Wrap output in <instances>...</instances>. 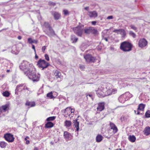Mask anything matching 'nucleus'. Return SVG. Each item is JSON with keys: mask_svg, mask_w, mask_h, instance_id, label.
<instances>
[{"mask_svg": "<svg viewBox=\"0 0 150 150\" xmlns=\"http://www.w3.org/2000/svg\"><path fill=\"white\" fill-rule=\"evenodd\" d=\"M20 68L22 70L26 69L27 70L25 72H28L30 73L32 71V70L34 69V67L32 64L29 63L27 61H24L20 65Z\"/></svg>", "mask_w": 150, "mask_h": 150, "instance_id": "nucleus-1", "label": "nucleus"}, {"mask_svg": "<svg viewBox=\"0 0 150 150\" xmlns=\"http://www.w3.org/2000/svg\"><path fill=\"white\" fill-rule=\"evenodd\" d=\"M132 45L127 41H124L121 43L120 48L124 52L129 51L132 50Z\"/></svg>", "mask_w": 150, "mask_h": 150, "instance_id": "nucleus-2", "label": "nucleus"}, {"mask_svg": "<svg viewBox=\"0 0 150 150\" xmlns=\"http://www.w3.org/2000/svg\"><path fill=\"white\" fill-rule=\"evenodd\" d=\"M25 74L33 81H38L39 80L40 75H37L33 70L32 71H30V73L28 72H25Z\"/></svg>", "mask_w": 150, "mask_h": 150, "instance_id": "nucleus-3", "label": "nucleus"}, {"mask_svg": "<svg viewBox=\"0 0 150 150\" xmlns=\"http://www.w3.org/2000/svg\"><path fill=\"white\" fill-rule=\"evenodd\" d=\"M113 89L109 88L104 92L101 91L100 90H98L97 91V94L98 95H100V96H107L110 95L113 92Z\"/></svg>", "mask_w": 150, "mask_h": 150, "instance_id": "nucleus-4", "label": "nucleus"}, {"mask_svg": "<svg viewBox=\"0 0 150 150\" xmlns=\"http://www.w3.org/2000/svg\"><path fill=\"white\" fill-rule=\"evenodd\" d=\"M37 65L39 68H42V70H43L45 68H47L49 64L47 62H46L44 60L40 59L37 62Z\"/></svg>", "mask_w": 150, "mask_h": 150, "instance_id": "nucleus-5", "label": "nucleus"}, {"mask_svg": "<svg viewBox=\"0 0 150 150\" xmlns=\"http://www.w3.org/2000/svg\"><path fill=\"white\" fill-rule=\"evenodd\" d=\"M83 57L86 62L87 63H94L95 62L96 58L93 57L91 54H87L86 55H84Z\"/></svg>", "mask_w": 150, "mask_h": 150, "instance_id": "nucleus-6", "label": "nucleus"}, {"mask_svg": "<svg viewBox=\"0 0 150 150\" xmlns=\"http://www.w3.org/2000/svg\"><path fill=\"white\" fill-rule=\"evenodd\" d=\"M73 30L74 33L78 36H82L83 29L81 28L80 26H78L74 28Z\"/></svg>", "mask_w": 150, "mask_h": 150, "instance_id": "nucleus-7", "label": "nucleus"}, {"mask_svg": "<svg viewBox=\"0 0 150 150\" xmlns=\"http://www.w3.org/2000/svg\"><path fill=\"white\" fill-rule=\"evenodd\" d=\"M4 137L5 139L9 142H13L14 140L13 135L11 134L8 133L5 134Z\"/></svg>", "mask_w": 150, "mask_h": 150, "instance_id": "nucleus-8", "label": "nucleus"}, {"mask_svg": "<svg viewBox=\"0 0 150 150\" xmlns=\"http://www.w3.org/2000/svg\"><path fill=\"white\" fill-rule=\"evenodd\" d=\"M44 32L50 37L53 36L55 35L54 31L52 28L46 29L44 30Z\"/></svg>", "mask_w": 150, "mask_h": 150, "instance_id": "nucleus-9", "label": "nucleus"}, {"mask_svg": "<svg viewBox=\"0 0 150 150\" xmlns=\"http://www.w3.org/2000/svg\"><path fill=\"white\" fill-rule=\"evenodd\" d=\"M147 44V41L144 38L140 40L138 43L139 46L140 47H143L146 46Z\"/></svg>", "mask_w": 150, "mask_h": 150, "instance_id": "nucleus-10", "label": "nucleus"}, {"mask_svg": "<svg viewBox=\"0 0 150 150\" xmlns=\"http://www.w3.org/2000/svg\"><path fill=\"white\" fill-rule=\"evenodd\" d=\"M145 107V105L143 104L142 103L139 104L138 106V108L137 111L134 110V112L136 113V112L137 111V115H139L140 114V112L139 110L144 111V108Z\"/></svg>", "mask_w": 150, "mask_h": 150, "instance_id": "nucleus-11", "label": "nucleus"}, {"mask_svg": "<svg viewBox=\"0 0 150 150\" xmlns=\"http://www.w3.org/2000/svg\"><path fill=\"white\" fill-rule=\"evenodd\" d=\"M88 14L91 18H95L98 16V13L96 11H89Z\"/></svg>", "mask_w": 150, "mask_h": 150, "instance_id": "nucleus-12", "label": "nucleus"}, {"mask_svg": "<svg viewBox=\"0 0 150 150\" xmlns=\"http://www.w3.org/2000/svg\"><path fill=\"white\" fill-rule=\"evenodd\" d=\"M104 109V103H99L98 104V106L97 108L98 111H101Z\"/></svg>", "mask_w": 150, "mask_h": 150, "instance_id": "nucleus-13", "label": "nucleus"}, {"mask_svg": "<svg viewBox=\"0 0 150 150\" xmlns=\"http://www.w3.org/2000/svg\"><path fill=\"white\" fill-rule=\"evenodd\" d=\"M118 100L120 102L123 103L127 100V98H125V96H124L123 94H122L119 97Z\"/></svg>", "mask_w": 150, "mask_h": 150, "instance_id": "nucleus-14", "label": "nucleus"}, {"mask_svg": "<svg viewBox=\"0 0 150 150\" xmlns=\"http://www.w3.org/2000/svg\"><path fill=\"white\" fill-rule=\"evenodd\" d=\"M52 14L54 16L55 20H57L59 19L61 16L60 14L55 11L52 12Z\"/></svg>", "mask_w": 150, "mask_h": 150, "instance_id": "nucleus-15", "label": "nucleus"}, {"mask_svg": "<svg viewBox=\"0 0 150 150\" xmlns=\"http://www.w3.org/2000/svg\"><path fill=\"white\" fill-rule=\"evenodd\" d=\"M24 86L23 84H21L17 85L16 86V88L15 90V93L16 94H18V92L23 91L22 88L21 87Z\"/></svg>", "mask_w": 150, "mask_h": 150, "instance_id": "nucleus-16", "label": "nucleus"}, {"mask_svg": "<svg viewBox=\"0 0 150 150\" xmlns=\"http://www.w3.org/2000/svg\"><path fill=\"white\" fill-rule=\"evenodd\" d=\"M110 125L111 127V129L113 130V132L115 133L117 132L118 129L117 127L112 122H110Z\"/></svg>", "mask_w": 150, "mask_h": 150, "instance_id": "nucleus-17", "label": "nucleus"}, {"mask_svg": "<svg viewBox=\"0 0 150 150\" xmlns=\"http://www.w3.org/2000/svg\"><path fill=\"white\" fill-rule=\"evenodd\" d=\"M73 123L74 124V125L75 126V127L76 128V130L77 131H78L79 129V123L77 121V118L75 120H74Z\"/></svg>", "mask_w": 150, "mask_h": 150, "instance_id": "nucleus-18", "label": "nucleus"}, {"mask_svg": "<svg viewBox=\"0 0 150 150\" xmlns=\"http://www.w3.org/2000/svg\"><path fill=\"white\" fill-rule=\"evenodd\" d=\"M144 134L148 136L150 134V127H146L143 131Z\"/></svg>", "mask_w": 150, "mask_h": 150, "instance_id": "nucleus-19", "label": "nucleus"}, {"mask_svg": "<svg viewBox=\"0 0 150 150\" xmlns=\"http://www.w3.org/2000/svg\"><path fill=\"white\" fill-rule=\"evenodd\" d=\"M84 33L86 34H89L91 33V26L89 27L85 28L84 30Z\"/></svg>", "mask_w": 150, "mask_h": 150, "instance_id": "nucleus-20", "label": "nucleus"}, {"mask_svg": "<svg viewBox=\"0 0 150 150\" xmlns=\"http://www.w3.org/2000/svg\"><path fill=\"white\" fill-rule=\"evenodd\" d=\"M103 137L100 134H98L96 138V142H100L103 139Z\"/></svg>", "mask_w": 150, "mask_h": 150, "instance_id": "nucleus-21", "label": "nucleus"}, {"mask_svg": "<svg viewBox=\"0 0 150 150\" xmlns=\"http://www.w3.org/2000/svg\"><path fill=\"white\" fill-rule=\"evenodd\" d=\"M123 94L124 96H125V98H127V100L133 96V95L130 94L129 92H126L125 93Z\"/></svg>", "mask_w": 150, "mask_h": 150, "instance_id": "nucleus-22", "label": "nucleus"}, {"mask_svg": "<svg viewBox=\"0 0 150 150\" xmlns=\"http://www.w3.org/2000/svg\"><path fill=\"white\" fill-rule=\"evenodd\" d=\"M28 43L30 44L32 43L37 44L38 40H32L31 38H29L28 39Z\"/></svg>", "mask_w": 150, "mask_h": 150, "instance_id": "nucleus-23", "label": "nucleus"}, {"mask_svg": "<svg viewBox=\"0 0 150 150\" xmlns=\"http://www.w3.org/2000/svg\"><path fill=\"white\" fill-rule=\"evenodd\" d=\"M128 139L130 142H134L135 141L136 138L134 135H129L128 137Z\"/></svg>", "mask_w": 150, "mask_h": 150, "instance_id": "nucleus-24", "label": "nucleus"}, {"mask_svg": "<svg viewBox=\"0 0 150 150\" xmlns=\"http://www.w3.org/2000/svg\"><path fill=\"white\" fill-rule=\"evenodd\" d=\"M25 105L31 107H32L35 105V103L34 102L27 101L25 103Z\"/></svg>", "mask_w": 150, "mask_h": 150, "instance_id": "nucleus-25", "label": "nucleus"}, {"mask_svg": "<svg viewBox=\"0 0 150 150\" xmlns=\"http://www.w3.org/2000/svg\"><path fill=\"white\" fill-rule=\"evenodd\" d=\"M54 75L57 78H60L61 76V73L57 70L55 71L54 73Z\"/></svg>", "mask_w": 150, "mask_h": 150, "instance_id": "nucleus-26", "label": "nucleus"}, {"mask_svg": "<svg viewBox=\"0 0 150 150\" xmlns=\"http://www.w3.org/2000/svg\"><path fill=\"white\" fill-rule=\"evenodd\" d=\"M70 135V134L69 133H68V132L66 131H65L64 132V138L66 139H69Z\"/></svg>", "mask_w": 150, "mask_h": 150, "instance_id": "nucleus-27", "label": "nucleus"}, {"mask_svg": "<svg viewBox=\"0 0 150 150\" xmlns=\"http://www.w3.org/2000/svg\"><path fill=\"white\" fill-rule=\"evenodd\" d=\"M53 123L51 122H48L45 124V127L47 128H50L53 126Z\"/></svg>", "mask_w": 150, "mask_h": 150, "instance_id": "nucleus-28", "label": "nucleus"}, {"mask_svg": "<svg viewBox=\"0 0 150 150\" xmlns=\"http://www.w3.org/2000/svg\"><path fill=\"white\" fill-rule=\"evenodd\" d=\"M71 39L72 41V43H75L77 41L78 38H76L74 35H72Z\"/></svg>", "mask_w": 150, "mask_h": 150, "instance_id": "nucleus-29", "label": "nucleus"}, {"mask_svg": "<svg viewBox=\"0 0 150 150\" xmlns=\"http://www.w3.org/2000/svg\"><path fill=\"white\" fill-rule=\"evenodd\" d=\"M65 125L67 127H69L71 126V121L66 120L64 122Z\"/></svg>", "mask_w": 150, "mask_h": 150, "instance_id": "nucleus-30", "label": "nucleus"}, {"mask_svg": "<svg viewBox=\"0 0 150 150\" xmlns=\"http://www.w3.org/2000/svg\"><path fill=\"white\" fill-rule=\"evenodd\" d=\"M91 33L93 34H96L97 33L98 31L95 29L93 27L91 26Z\"/></svg>", "mask_w": 150, "mask_h": 150, "instance_id": "nucleus-31", "label": "nucleus"}, {"mask_svg": "<svg viewBox=\"0 0 150 150\" xmlns=\"http://www.w3.org/2000/svg\"><path fill=\"white\" fill-rule=\"evenodd\" d=\"M123 29H115L114 30L113 32L114 33H117V34H120L121 33H122V31L123 30Z\"/></svg>", "mask_w": 150, "mask_h": 150, "instance_id": "nucleus-32", "label": "nucleus"}, {"mask_svg": "<svg viewBox=\"0 0 150 150\" xmlns=\"http://www.w3.org/2000/svg\"><path fill=\"white\" fill-rule=\"evenodd\" d=\"M7 145V144L4 142H0V146L2 148H4L6 147Z\"/></svg>", "mask_w": 150, "mask_h": 150, "instance_id": "nucleus-33", "label": "nucleus"}, {"mask_svg": "<svg viewBox=\"0 0 150 150\" xmlns=\"http://www.w3.org/2000/svg\"><path fill=\"white\" fill-rule=\"evenodd\" d=\"M44 26L47 29H49L50 28H52L50 25L49 23L46 22H45L44 24Z\"/></svg>", "mask_w": 150, "mask_h": 150, "instance_id": "nucleus-34", "label": "nucleus"}, {"mask_svg": "<svg viewBox=\"0 0 150 150\" xmlns=\"http://www.w3.org/2000/svg\"><path fill=\"white\" fill-rule=\"evenodd\" d=\"M47 96L50 99L54 98L55 97L53 96L52 92H50L47 94Z\"/></svg>", "mask_w": 150, "mask_h": 150, "instance_id": "nucleus-35", "label": "nucleus"}, {"mask_svg": "<svg viewBox=\"0 0 150 150\" xmlns=\"http://www.w3.org/2000/svg\"><path fill=\"white\" fill-rule=\"evenodd\" d=\"M120 34L121 35L122 38H124L125 37L126 35V33L124 29H123L122 33H121Z\"/></svg>", "mask_w": 150, "mask_h": 150, "instance_id": "nucleus-36", "label": "nucleus"}, {"mask_svg": "<svg viewBox=\"0 0 150 150\" xmlns=\"http://www.w3.org/2000/svg\"><path fill=\"white\" fill-rule=\"evenodd\" d=\"M145 116L146 118H149L150 117V111L149 110H148L146 112Z\"/></svg>", "mask_w": 150, "mask_h": 150, "instance_id": "nucleus-37", "label": "nucleus"}, {"mask_svg": "<svg viewBox=\"0 0 150 150\" xmlns=\"http://www.w3.org/2000/svg\"><path fill=\"white\" fill-rule=\"evenodd\" d=\"M129 34L130 36H132L133 38H134L136 37V35L135 33L132 31H129Z\"/></svg>", "mask_w": 150, "mask_h": 150, "instance_id": "nucleus-38", "label": "nucleus"}, {"mask_svg": "<svg viewBox=\"0 0 150 150\" xmlns=\"http://www.w3.org/2000/svg\"><path fill=\"white\" fill-rule=\"evenodd\" d=\"M1 108H2V110H3L4 112H5L8 108V105H3Z\"/></svg>", "mask_w": 150, "mask_h": 150, "instance_id": "nucleus-39", "label": "nucleus"}, {"mask_svg": "<svg viewBox=\"0 0 150 150\" xmlns=\"http://www.w3.org/2000/svg\"><path fill=\"white\" fill-rule=\"evenodd\" d=\"M3 95L4 96L8 97L9 96V93L8 91H5L3 92Z\"/></svg>", "mask_w": 150, "mask_h": 150, "instance_id": "nucleus-40", "label": "nucleus"}, {"mask_svg": "<svg viewBox=\"0 0 150 150\" xmlns=\"http://www.w3.org/2000/svg\"><path fill=\"white\" fill-rule=\"evenodd\" d=\"M55 118V117L54 116H52V117H48L47 119V120L48 121H52L54 120Z\"/></svg>", "mask_w": 150, "mask_h": 150, "instance_id": "nucleus-41", "label": "nucleus"}, {"mask_svg": "<svg viewBox=\"0 0 150 150\" xmlns=\"http://www.w3.org/2000/svg\"><path fill=\"white\" fill-rule=\"evenodd\" d=\"M73 109L71 108L70 107H67L65 110V113H66V112L67 111H71Z\"/></svg>", "mask_w": 150, "mask_h": 150, "instance_id": "nucleus-42", "label": "nucleus"}, {"mask_svg": "<svg viewBox=\"0 0 150 150\" xmlns=\"http://www.w3.org/2000/svg\"><path fill=\"white\" fill-rule=\"evenodd\" d=\"M63 12L64 14L65 15H67L69 14V12L66 9H64L63 10Z\"/></svg>", "mask_w": 150, "mask_h": 150, "instance_id": "nucleus-43", "label": "nucleus"}, {"mask_svg": "<svg viewBox=\"0 0 150 150\" xmlns=\"http://www.w3.org/2000/svg\"><path fill=\"white\" fill-rule=\"evenodd\" d=\"M23 90H26L29 91V88L25 86H23V88H22Z\"/></svg>", "mask_w": 150, "mask_h": 150, "instance_id": "nucleus-44", "label": "nucleus"}, {"mask_svg": "<svg viewBox=\"0 0 150 150\" xmlns=\"http://www.w3.org/2000/svg\"><path fill=\"white\" fill-rule=\"evenodd\" d=\"M45 59L47 60V61H48L49 60V57L48 54H45Z\"/></svg>", "mask_w": 150, "mask_h": 150, "instance_id": "nucleus-45", "label": "nucleus"}, {"mask_svg": "<svg viewBox=\"0 0 150 150\" xmlns=\"http://www.w3.org/2000/svg\"><path fill=\"white\" fill-rule=\"evenodd\" d=\"M130 27H131V28L133 29L134 30H136L137 29V28L133 25H130Z\"/></svg>", "mask_w": 150, "mask_h": 150, "instance_id": "nucleus-46", "label": "nucleus"}, {"mask_svg": "<svg viewBox=\"0 0 150 150\" xmlns=\"http://www.w3.org/2000/svg\"><path fill=\"white\" fill-rule=\"evenodd\" d=\"M49 4L50 6H54L55 5V3L52 1L49 2Z\"/></svg>", "mask_w": 150, "mask_h": 150, "instance_id": "nucleus-47", "label": "nucleus"}, {"mask_svg": "<svg viewBox=\"0 0 150 150\" xmlns=\"http://www.w3.org/2000/svg\"><path fill=\"white\" fill-rule=\"evenodd\" d=\"M11 52L13 54H17V51L16 50H13V49L11 51Z\"/></svg>", "mask_w": 150, "mask_h": 150, "instance_id": "nucleus-48", "label": "nucleus"}, {"mask_svg": "<svg viewBox=\"0 0 150 150\" xmlns=\"http://www.w3.org/2000/svg\"><path fill=\"white\" fill-rule=\"evenodd\" d=\"M46 47L45 46H43L42 47V50L43 52H45V51L46 49Z\"/></svg>", "mask_w": 150, "mask_h": 150, "instance_id": "nucleus-49", "label": "nucleus"}, {"mask_svg": "<svg viewBox=\"0 0 150 150\" xmlns=\"http://www.w3.org/2000/svg\"><path fill=\"white\" fill-rule=\"evenodd\" d=\"M79 68L81 69H83L85 68V67L83 65H79Z\"/></svg>", "mask_w": 150, "mask_h": 150, "instance_id": "nucleus-50", "label": "nucleus"}, {"mask_svg": "<svg viewBox=\"0 0 150 150\" xmlns=\"http://www.w3.org/2000/svg\"><path fill=\"white\" fill-rule=\"evenodd\" d=\"M113 18L112 16H109L107 17V19H112Z\"/></svg>", "mask_w": 150, "mask_h": 150, "instance_id": "nucleus-51", "label": "nucleus"}, {"mask_svg": "<svg viewBox=\"0 0 150 150\" xmlns=\"http://www.w3.org/2000/svg\"><path fill=\"white\" fill-rule=\"evenodd\" d=\"M32 48L34 50L35 53H36V51L35 46L33 45H32Z\"/></svg>", "mask_w": 150, "mask_h": 150, "instance_id": "nucleus-52", "label": "nucleus"}, {"mask_svg": "<svg viewBox=\"0 0 150 150\" xmlns=\"http://www.w3.org/2000/svg\"><path fill=\"white\" fill-rule=\"evenodd\" d=\"M96 23V21H93L91 22V23L92 25H95Z\"/></svg>", "mask_w": 150, "mask_h": 150, "instance_id": "nucleus-53", "label": "nucleus"}, {"mask_svg": "<svg viewBox=\"0 0 150 150\" xmlns=\"http://www.w3.org/2000/svg\"><path fill=\"white\" fill-rule=\"evenodd\" d=\"M84 9L87 11H88L89 10V7L88 6L84 8Z\"/></svg>", "mask_w": 150, "mask_h": 150, "instance_id": "nucleus-54", "label": "nucleus"}, {"mask_svg": "<svg viewBox=\"0 0 150 150\" xmlns=\"http://www.w3.org/2000/svg\"><path fill=\"white\" fill-rule=\"evenodd\" d=\"M29 143H30V142L29 140H27L26 141V143H25L26 144H29Z\"/></svg>", "mask_w": 150, "mask_h": 150, "instance_id": "nucleus-55", "label": "nucleus"}, {"mask_svg": "<svg viewBox=\"0 0 150 150\" xmlns=\"http://www.w3.org/2000/svg\"><path fill=\"white\" fill-rule=\"evenodd\" d=\"M3 110H2V108L1 107H0V113L2 112Z\"/></svg>", "mask_w": 150, "mask_h": 150, "instance_id": "nucleus-56", "label": "nucleus"}, {"mask_svg": "<svg viewBox=\"0 0 150 150\" xmlns=\"http://www.w3.org/2000/svg\"><path fill=\"white\" fill-rule=\"evenodd\" d=\"M22 38V37L21 36H18V38L19 39V40H21Z\"/></svg>", "mask_w": 150, "mask_h": 150, "instance_id": "nucleus-57", "label": "nucleus"}, {"mask_svg": "<svg viewBox=\"0 0 150 150\" xmlns=\"http://www.w3.org/2000/svg\"><path fill=\"white\" fill-rule=\"evenodd\" d=\"M35 58L36 59H37L38 58V55L36 54V53H35Z\"/></svg>", "mask_w": 150, "mask_h": 150, "instance_id": "nucleus-58", "label": "nucleus"}, {"mask_svg": "<svg viewBox=\"0 0 150 150\" xmlns=\"http://www.w3.org/2000/svg\"><path fill=\"white\" fill-rule=\"evenodd\" d=\"M34 150H38V148H37L36 147H35Z\"/></svg>", "mask_w": 150, "mask_h": 150, "instance_id": "nucleus-59", "label": "nucleus"}, {"mask_svg": "<svg viewBox=\"0 0 150 150\" xmlns=\"http://www.w3.org/2000/svg\"><path fill=\"white\" fill-rule=\"evenodd\" d=\"M104 39L106 41H108V39L107 38H104Z\"/></svg>", "mask_w": 150, "mask_h": 150, "instance_id": "nucleus-60", "label": "nucleus"}, {"mask_svg": "<svg viewBox=\"0 0 150 150\" xmlns=\"http://www.w3.org/2000/svg\"><path fill=\"white\" fill-rule=\"evenodd\" d=\"M88 96H89L90 97H91L92 96V95L91 94L88 95H87V97Z\"/></svg>", "mask_w": 150, "mask_h": 150, "instance_id": "nucleus-61", "label": "nucleus"}, {"mask_svg": "<svg viewBox=\"0 0 150 150\" xmlns=\"http://www.w3.org/2000/svg\"><path fill=\"white\" fill-rule=\"evenodd\" d=\"M74 109L73 111H72V110L71 111H70V112H71V113H72L73 112H74Z\"/></svg>", "mask_w": 150, "mask_h": 150, "instance_id": "nucleus-62", "label": "nucleus"}, {"mask_svg": "<svg viewBox=\"0 0 150 150\" xmlns=\"http://www.w3.org/2000/svg\"><path fill=\"white\" fill-rule=\"evenodd\" d=\"M6 71L7 72H9L10 71V70H7Z\"/></svg>", "mask_w": 150, "mask_h": 150, "instance_id": "nucleus-63", "label": "nucleus"}, {"mask_svg": "<svg viewBox=\"0 0 150 150\" xmlns=\"http://www.w3.org/2000/svg\"><path fill=\"white\" fill-rule=\"evenodd\" d=\"M13 48V49H14V48H16V47H12Z\"/></svg>", "mask_w": 150, "mask_h": 150, "instance_id": "nucleus-64", "label": "nucleus"}]
</instances>
